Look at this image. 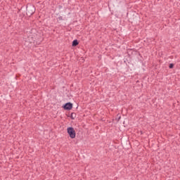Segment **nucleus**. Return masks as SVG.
I'll return each mask as SVG.
<instances>
[{"label":"nucleus","mask_w":180,"mask_h":180,"mask_svg":"<svg viewBox=\"0 0 180 180\" xmlns=\"http://www.w3.org/2000/svg\"><path fill=\"white\" fill-rule=\"evenodd\" d=\"M67 130L70 139H75V136H77L75 129H74L72 127H70Z\"/></svg>","instance_id":"1"},{"label":"nucleus","mask_w":180,"mask_h":180,"mask_svg":"<svg viewBox=\"0 0 180 180\" xmlns=\"http://www.w3.org/2000/svg\"><path fill=\"white\" fill-rule=\"evenodd\" d=\"M64 109L65 110H71V109H72V103H67L65 105H64Z\"/></svg>","instance_id":"2"},{"label":"nucleus","mask_w":180,"mask_h":180,"mask_svg":"<svg viewBox=\"0 0 180 180\" xmlns=\"http://www.w3.org/2000/svg\"><path fill=\"white\" fill-rule=\"evenodd\" d=\"M27 12L30 13V15H33V13H34V7H27Z\"/></svg>","instance_id":"3"},{"label":"nucleus","mask_w":180,"mask_h":180,"mask_svg":"<svg viewBox=\"0 0 180 180\" xmlns=\"http://www.w3.org/2000/svg\"><path fill=\"white\" fill-rule=\"evenodd\" d=\"M78 44H79L78 40L75 39V40L72 41V46H73V47H75V46H78Z\"/></svg>","instance_id":"4"},{"label":"nucleus","mask_w":180,"mask_h":180,"mask_svg":"<svg viewBox=\"0 0 180 180\" xmlns=\"http://www.w3.org/2000/svg\"><path fill=\"white\" fill-rule=\"evenodd\" d=\"M169 68H174V64L171 63V64L169 65Z\"/></svg>","instance_id":"5"},{"label":"nucleus","mask_w":180,"mask_h":180,"mask_svg":"<svg viewBox=\"0 0 180 180\" xmlns=\"http://www.w3.org/2000/svg\"><path fill=\"white\" fill-rule=\"evenodd\" d=\"M74 115V113H72V115H71V118L72 119H74V115Z\"/></svg>","instance_id":"6"}]
</instances>
